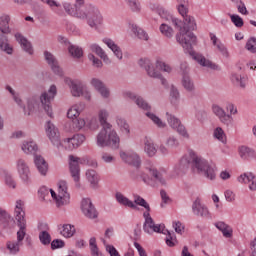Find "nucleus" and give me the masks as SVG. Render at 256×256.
Returning a JSON list of instances; mask_svg holds the SVG:
<instances>
[{"instance_id":"052dcab7","label":"nucleus","mask_w":256,"mask_h":256,"mask_svg":"<svg viewBox=\"0 0 256 256\" xmlns=\"http://www.w3.org/2000/svg\"><path fill=\"white\" fill-rule=\"evenodd\" d=\"M160 33H162V35H164L165 37L171 38L173 37V28H171L167 24H161Z\"/></svg>"},{"instance_id":"412c9836","label":"nucleus","mask_w":256,"mask_h":256,"mask_svg":"<svg viewBox=\"0 0 256 256\" xmlns=\"http://www.w3.org/2000/svg\"><path fill=\"white\" fill-rule=\"evenodd\" d=\"M81 210L87 219H97V217H99V212H97L95 205H93V202H91V199L89 198H84L82 200Z\"/></svg>"},{"instance_id":"f03ea898","label":"nucleus","mask_w":256,"mask_h":256,"mask_svg":"<svg viewBox=\"0 0 256 256\" xmlns=\"http://www.w3.org/2000/svg\"><path fill=\"white\" fill-rule=\"evenodd\" d=\"M63 9L70 17H76L81 21H86L91 29H97L98 25H103V14L97 6L87 4L85 0H75L74 6L70 2L62 3Z\"/></svg>"},{"instance_id":"6ab92c4d","label":"nucleus","mask_w":256,"mask_h":256,"mask_svg":"<svg viewBox=\"0 0 256 256\" xmlns=\"http://www.w3.org/2000/svg\"><path fill=\"white\" fill-rule=\"evenodd\" d=\"M212 113H214V115L218 117L220 123L226 125V127H231V125H233V116L227 114L223 107L217 104L212 105Z\"/></svg>"},{"instance_id":"79ce46f5","label":"nucleus","mask_w":256,"mask_h":256,"mask_svg":"<svg viewBox=\"0 0 256 256\" xmlns=\"http://www.w3.org/2000/svg\"><path fill=\"white\" fill-rule=\"evenodd\" d=\"M182 87L187 93H195V82L187 74H184L182 77Z\"/></svg>"},{"instance_id":"13d9d810","label":"nucleus","mask_w":256,"mask_h":256,"mask_svg":"<svg viewBox=\"0 0 256 256\" xmlns=\"http://www.w3.org/2000/svg\"><path fill=\"white\" fill-rule=\"evenodd\" d=\"M39 241L42 245H51V234L47 231H41L39 233Z\"/></svg>"},{"instance_id":"3c124183","label":"nucleus","mask_w":256,"mask_h":256,"mask_svg":"<svg viewBox=\"0 0 256 256\" xmlns=\"http://www.w3.org/2000/svg\"><path fill=\"white\" fill-rule=\"evenodd\" d=\"M213 136L215 139L220 141V143H227V135H225V131H223V128L217 127L214 130Z\"/></svg>"},{"instance_id":"bf43d9fd","label":"nucleus","mask_w":256,"mask_h":256,"mask_svg":"<svg viewBox=\"0 0 256 256\" xmlns=\"http://www.w3.org/2000/svg\"><path fill=\"white\" fill-rule=\"evenodd\" d=\"M165 241L168 247H175V245H177V237H175L174 233H171L169 231H167Z\"/></svg>"},{"instance_id":"e433bc0d","label":"nucleus","mask_w":256,"mask_h":256,"mask_svg":"<svg viewBox=\"0 0 256 256\" xmlns=\"http://www.w3.org/2000/svg\"><path fill=\"white\" fill-rule=\"evenodd\" d=\"M239 157L244 161H249L250 159H256V152L252 148L247 146H240L238 149Z\"/></svg>"},{"instance_id":"6e6d98bb","label":"nucleus","mask_w":256,"mask_h":256,"mask_svg":"<svg viewBox=\"0 0 256 256\" xmlns=\"http://www.w3.org/2000/svg\"><path fill=\"white\" fill-rule=\"evenodd\" d=\"M231 81L234 85L245 88V78L237 73H232Z\"/></svg>"},{"instance_id":"0eeeda50","label":"nucleus","mask_w":256,"mask_h":256,"mask_svg":"<svg viewBox=\"0 0 256 256\" xmlns=\"http://www.w3.org/2000/svg\"><path fill=\"white\" fill-rule=\"evenodd\" d=\"M121 144V138L117 131L113 127H102L101 130L96 135V145L97 147L105 148L111 147V149H119Z\"/></svg>"},{"instance_id":"8fccbe9b","label":"nucleus","mask_w":256,"mask_h":256,"mask_svg":"<svg viewBox=\"0 0 256 256\" xmlns=\"http://www.w3.org/2000/svg\"><path fill=\"white\" fill-rule=\"evenodd\" d=\"M183 21L184 25H187V31H195L197 29V23L195 22V18L193 16H185Z\"/></svg>"},{"instance_id":"423d86ee","label":"nucleus","mask_w":256,"mask_h":256,"mask_svg":"<svg viewBox=\"0 0 256 256\" xmlns=\"http://www.w3.org/2000/svg\"><path fill=\"white\" fill-rule=\"evenodd\" d=\"M40 197L45 201L47 195H51L52 199L55 200L56 207H65L71 203V195L67 191V182L61 180L58 182V194L53 189H49L45 186L41 187L38 191Z\"/></svg>"},{"instance_id":"a211bd4d","label":"nucleus","mask_w":256,"mask_h":256,"mask_svg":"<svg viewBox=\"0 0 256 256\" xmlns=\"http://www.w3.org/2000/svg\"><path fill=\"white\" fill-rule=\"evenodd\" d=\"M192 213L196 215V217H202V219H213L209 208L203 204L199 198L192 204Z\"/></svg>"},{"instance_id":"2f4dec72","label":"nucleus","mask_w":256,"mask_h":256,"mask_svg":"<svg viewBox=\"0 0 256 256\" xmlns=\"http://www.w3.org/2000/svg\"><path fill=\"white\" fill-rule=\"evenodd\" d=\"M21 149L26 155H35L39 150L37 143L33 140H26L22 143Z\"/></svg>"},{"instance_id":"6e6552de","label":"nucleus","mask_w":256,"mask_h":256,"mask_svg":"<svg viewBox=\"0 0 256 256\" xmlns=\"http://www.w3.org/2000/svg\"><path fill=\"white\" fill-rule=\"evenodd\" d=\"M9 23H11V16L9 14H2L0 16V51L6 53V55H13L15 49L9 41V36H7L11 33Z\"/></svg>"},{"instance_id":"9d476101","label":"nucleus","mask_w":256,"mask_h":256,"mask_svg":"<svg viewBox=\"0 0 256 256\" xmlns=\"http://www.w3.org/2000/svg\"><path fill=\"white\" fill-rule=\"evenodd\" d=\"M195 172L198 173V175H201L204 177V179H207V181H216L217 179V165L213 162H209L202 157L195 158Z\"/></svg>"},{"instance_id":"680f3d73","label":"nucleus","mask_w":256,"mask_h":256,"mask_svg":"<svg viewBox=\"0 0 256 256\" xmlns=\"http://www.w3.org/2000/svg\"><path fill=\"white\" fill-rule=\"evenodd\" d=\"M166 146L169 147V149H177L179 147V139L175 136H170L166 139Z\"/></svg>"},{"instance_id":"c756f323","label":"nucleus","mask_w":256,"mask_h":256,"mask_svg":"<svg viewBox=\"0 0 256 256\" xmlns=\"http://www.w3.org/2000/svg\"><path fill=\"white\" fill-rule=\"evenodd\" d=\"M117 127L120 129V133L125 135V137H129L131 135V126L127 123V120L122 116H116L115 118Z\"/></svg>"},{"instance_id":"e2e57ef3","label":"nucleus","mask_w":256,"mask_h":256,"mask_svg":"<svg viewBox=\"0 0 256 256\" xmlns=\"http://www.w3.org/2000/svg\"><path fill=\"white\" fill-rule=\"evenodd\" d=\"M230 19L232 23L235 25V27H243L244 22L243 18L237 14H230Z\"/></svg>"},{"instance_id":"9b49d317","label":"nucleus","mask_w":256,"mask_h":256,"mask_svg":"<svg viewBox=\"0 0 256 256\" xmlns=\"http://www.w3.org/2000/svg\"><path fill=\"white\" fill-rule=\"evenodd\" d=\"M139 67L146 71V75L151 79H160L162 85H167V79L163 77V74L157 70V67L153 63V61L149 58H141L138 61Z\"/></svg>"},{"instance_id":"7ed1b4c3","label":"nucleus","mask_w":256,"mask_h":256,"mask_svg":"<svg viewBox=\"0 0 256 256\" xmlns=\"http://www.w3.org/2000/svg\"><path fill=\"white\" fill-rule=\"evenodd\" d=\"M14 216L19 230L17 231V240L6 242V251L9 255H17L23 246V239L27 235V219H25V201L18 199L15 202Z\"/></svg>"},{"instance_id":"f257e3e1","label":"nucleus","mask_w":256,"mask_h":256,"mask_svg":"<svg viewBox=\"0 0 256 256\" xmlns=\"http://www.w3.org/2000/svg\"><path fill=\"white\" fill-rule=\"evenodd\" d=\"M168 21H171L172 25H175V27H179V33L176 34V41L183 47L184 51H187L191 57L199 65L202 67H209V69H217V65L211 62L210 60H207L203 55L196 53L193 51V46L197 45V36L187 30V27H181L183 25V21L175 16H168Z\"/></svg>"},{"instance_id":"20e7f679","label":"nucleus","mask_w":256,"mask_h":256,"mask_svg":"<svg viewBox=\"0 0 256 256\" xmlns=\"http://www.w3.org/2000/svg\"><path fill=\"white\" fill-rule=\"evenodd\" d=\"M149 175L160 185H167V170L165 168L157 170L153 162H146L143 168L136 171L137 179H141L146 185L153 187L155 184Z\"/></svg>"},{"instance_id":"de8ad7c7","label":"nucleus","mask_w":256,"mask_h":256,"mask_svg":"<svg viewBox=\"0 0 256 256\" xmlns=\"http://www.w3.org/2000/svg\"><path fill=\"white\" fill-rule=\"evenodd\" d=\"M68 53H70L73 59H81V57H83V48L77 45H70L68 47Z\"/></svg>"},{"instance_id":"7c9ffc66","label":"nucleus","mask_w":256,"mask_h":256,"mask_svg":"<svg viewBox=\"0 0 256 256\" xmlns=\"http://www.w3.org/2000/svg\"><path fill=\"white\" fill-rule=\"evenodd\" d=\"M109 110H107V108H101L98 110L97 112V117H98V121L101 125V127H113V125L111 123H109Z\"/></svg>"},{"instance_id":"393cba45","label":"nucleus","mask_w":256,"mask_h":256,"mask_svg":"<svg viewBox=\"0 0 256 256\" xmlns=\"http://www.w3.org/2000/svg\"><path fill=\"white\" fill-rule=\"evenodd\" d=\"M44 57L48 65H50L53 73H55V75H58L59 77H63V70L61 69V67H59V62H57V58H55V56L49 51L44 52Z\"/></svg>"},{"instance_id":"a19ab883","label":"nucleus","mask_w":256,"mask_h":256,"mask_svg":"<svg viewBox=\"0 0 256 256\" xmlns=\"http://www.w3.org/2000/svg\"><path fill=\"white\" fill-rule=\"evenodd\" d=\"M90 51H92V53H96L98 57H101L104 63H111V60H109V56H107V54L105 53V50H103V48H101V46H99L98 44H91Z\"/></svg>"},{"instance_id":"603ef678","label":"nucleus","mask_w":256,"mask_h":256,"mask_svg":"<svg viewBox=\"0 0 256 256\" xmlns=\"http://www.w3.org/2000/svg\"><path fill=\"white\" fill-rule=\"evenodd\" d=\"M100 125H101V123L95 117H92L86 121V127L90 131H97V129H99Z\"/></svg>"},{"instance_id":"c9c22d12","label":"nucleus","mask_w":256,"mask_h":256,"mask_svg":"<svg viewBox=\"0 0 256 256\" xmlns=\"http://www.w3.org/2000/svg\"><path fill=\"white\" fill-rule=\"evenodd\" d=\"M84 110L85 104H75L68 110L67 117L68 119H72V121H74L75 119L79 118V116L81 115V113H83Z\"/></svg>"},{"instance_id":"ea45409f","label":"nucleus","mask_w":256,"mask_h":256,"mask_svg":"<svg viewBox=\"0 0 256 256\" xmlns=\"http://www.w3.org/2000/svg\"><path fill=\"white\" fill-rule=\"evenodd\" d=\"M129 27L138 39H141V41H149V34H147V32L142 28H139L137 24H129Z\"/></svg>"},{"instance_id":"473e14b6","label":"nucleus","mask_w":256,"mask_h":256,"mask_svg":"<svg viewBox=\"0 0 256 256\" xmlns=\"http://www.w3.org/2000/svg\"><path fill=\"white\" fill-rule=\"evenodd\" d=\"M102 41L105 45H107L109 49H111L117 59H123V52L121 51V48L115 43V41H113L111 38H104Z\"/></svg>"},{"instance_id":"69168bd1","label":"nucleus","mask_w":256,"mask_h":256,"mask_svg":"<svg viewBox=\"0 0 256 256\" xmlns=\"http://www.w3.org/2000/svg\"><path fill=\"white\" fill-rule=\"evenodd\" d=\"M128 7L133 13H141V2L139 0H133L132 3L128 4Z\"/></svg>"},{"instance_id":"58836bf2","label":"nucleus","mask_w":256,"mask_h":256,"mask_svg":"<svg viewBox=\"0 0 256 256\" xmlns=\"http://www.w3.org/2000/svg\"><path fill=\"white\" fill-rule=\"evenodd\" d=\"M86 179L90 183L92 189H97V186L99 185V174L97 171L88 169L86 171Z\"/></svg>"},{"instance_id":"4c0bfd02","label":"nucleus","mask_w":256,"mask_h":256,"mask_svg":"<svg viewBox=\"0 0 256 256\" xmlns=\"http://www.w3.org/2000/svg\"><path fill=\"white\" fill-rule=\"evenodd\" d=\"M115 199L119 205H123L124 207H129L130 209H137V205L129 198H127L123 193L121 192H116L115 194Z\"/></svg>"},{"instance_id":"864d4df0","label":"nucleus","mask_w":256,"mask_h":256,"mask_svg":"<svg viewBox=\"0 0 256 256\" xmlns=\"http://www.w3.org/2000/svg\"><path fill=\"white\" fill-rule=\"evenodd\" d=\"M72 127L74 131H81V129L87 127V121L83 118H76L72 120Z\"/></svg>"},{"instance_id":"aec40b11","label":"nucleus","mask_w":256,"mask_h":256,"mask_svg":"<svg viewBox=\"0 0 256 256\" xmlns=\"http://www.w3.org/2000/svg\"><path fill=\"white\" fill-rule=\"evenodd\" d=\"M27 106L23 103V99H21V104H17L18 107L23 109L24 115H33L39 109V98L37 96H30L26 100Z\"/></svg>"},{"instance_id":"c85d7f7f","label":"nucleus","mask_w":256,"mask_h":256,"mask_svg":"<svg viewBox=\"0 0 256 256\" xmlns=\"http://www.w3.org/2000/svg\"><path fill=\"white\" fill-rule=\"evenodd\" d=\"M239 183L249 184L250 191H256V177L251 172H246L238 177Z\"/></svg>"},{"instance_id":"09e8293b","label":"nucleus","mask_w":256,"mask_h":256,"mask_svg":"<svg viewBox=\"0 0 256 256\" xmlns=\"http://www.w3.org/2000/svg\"><path fill=\"white\" fill-rule=\"evenodd\" d=\"M181 99V94L179 93V89L175 86H171L170 88V101L172 105H179V101Z\"/></svg>"},{"instance_id":"4468645a","label":"nucleus","mask_w":256,"mask_h":256,"mask_svg":"<svg viewBox=\"0 0 256 256\" xmlns=\"http://www.w3.org/2000/svg\"><path fill=\"white\" fill-rule=\"evenodd\" d=\"M57 95V86L51 85L48 91L43 92L40 96V102L46 111L48 117H53V108L51 107V102L55 99Z\"/></svg>"},{"instance_id":"f8f14e48","label":"nucleus","mask_w":256,"mask_h":256,"mask_svg":"<svg viewBox=\"0 0 256 256\" xmlns=\"http://www.w3.org/2000/svg\"><path fill=\"white\" fill-rule=\"evenodd\" d=\"M195 159H199V156L192 149L188 150V153L183 155L179 162L174 166V171L177 175L185 173L189 169V165L192 163V169L195 171Z\"/></svg>"},{"instance_id":"4d7b16f0","label":"nucleus","mask_w":256,"mask_h":256,"mask_svg":"<svg viewBox=\"0 0 256 256\" xmlns=\"http://www.w3.org/2000/svg\"><path fill=\"white\" fill-rule=\"evenodd\" d=\"M156 67H158L159 70L163 71L164 73H172V71H173V68L171 67V65L165 63L161 59L156 60Z\"/></svg>"},{"instance_id":"1a4fd4ad","label":"nucleus","mask_w":256,"mask_h":256,"mask_svg":"<svg viewBox=\"0 0 256 256\" xmlns=\"http://www.w3.org/2000/svg\"><path fill=\"white\" fill-rule=\"evenodd\" d=\"M79 165H87L88 167H92L93 169H97L99 164L97 160L89 159L87 157H76L73 155L69 156V169L71 173L72 179H74L75 183H79V179L81 177V168Z\"/></svg>"},{"instance_id":"0e129e2a","label":"nucleus","mask_w":256,"mask_h":256,"mask_svg":"<svg viewBox=\"0 0 256 256\" xmlns=\"http://www.w3.org/2000/svg\"><path fill=\"white\" fill-rule=\"evenodd\" d=\"M98 93L102 99H109L111 97V90L105 84L98 90Z\"/></svg>"},{"instance_id":"f3484780","label":"nucleus","mask_w":256,"mask_h":256,"mask_svg":"<svg viewBox=\"0 0 256 256\" xmlns=\"http://www.w3.org/2000/svg\"><path fill=\"white\" fill-rule=\"evenodd\" d=\"M46 135L51 141L52 145L54 147H57V149H61V145L63 144V141H61L60 135H59V129L55 126L54 123L51 121H48L46 123Z\"/></svg>"},{"instance_id":"49530a36","label":"nucleus","mask_w":256,"mask_h":256,"mask_svg":"<svg viewBox=\"0 0 256 256\" xmlns=\"http://www.w3.org/2000/svg\"><path fill=\"white\" fill-rule=\"evenodd\" d=\"M146 117H148V119H151L154 125H156L159 129H165V127H167V123L163 122L161 118H159L152 112H146Z\"/></svg>"},{"instance_id":"dca6fc26","label":"nucleus","mask_w":256,"mask_h":256,"mask_svg":"<svg viewBox=\"0 0 256 256\" xmlns=\"http://www.w3.org/2000/svg\"><path fill=\"white\" fill-rule=\"evenodd\" d=\"M85 135L75 134L72 138H65L62 140L61 149H66L67 151H73L85 143Z\"/></svg>"},{"instance_id":"37998d69","label":"nucleus","mask_w":256,"mask_h":256,"mask_svg":"<svg viewBox=\"0 0 256 256\" xmlns=\"http://www.w3.org/2000/svg\"><path fill=\"white\" fill-rule=\"evenodd\" d=\"M144 151L148 155V157H155V154L157 153V148L155 147L153 140L145 138Z\"/></svg>"},{"instance_id":"bb28decb","label":"nucleus","mask_w":256,"mask_h":256,"mask_svg":"<svg viewBox=\"0 0 256 256\" xmlns=\"http://www.w3.org/2000/svg\"><path fill=\"white\" fill-rule=\"evenodd\" d=\"M14 37L17 43H19V45L23 49V51H25V53H28V55H33V45H31V42H29V40H27L25 36H23V34L17 32L14 34Z\"/></svg>"},{"instance_id":"c03bdc74","label":"nucleus","mask_w":256,"mask_h":256,"mask_svg":"<svg viewBox=\"0 0 256 256\" xmlns=\"http://www.w3.org/2000/svg\"><path fill=\"white\" fill-rule=\"evenodd\" d=\"M42 3H46L47 6L50 7V9L56 13V15H63V9H61V3L55 1V0H40Z\"/></svg>"},{"instance_id":"cd10ccee","label":"nucleus","mask_w":256,"mask_h":256,"mask_svg":"<svg viewBox=\"0 0 256 256\" xmlns=\"http://www.w3.org/2000/svg\"><path fill=\"white\" fill-rule=\"evenodd\" d=\"M210 39L214 47H216L217 52L220 53L224 59H229V50L225 44H223V42H221V40H219V38H217V36L213 33L210 34Z\"/></svg>"},{"instance_id":"5fc2aeb1","label":"nucleus","mask_w":256,"mask_h":256,"mask_svg":"<svg viewBox=\"0 0 256 256\" xmlns=\"http://www.w3.org/2000/svg\"><path fill=\"white\" fill-rule=\"evenodd\" d=\"M89 245L92 256H103V254L99 252V247H97V239H95V237L90 238Z\"/></svg>"},{"instance_id":"ddd939ff","label":"nucleus","mask_w":256,"mask_h":256,"mask_svg":"<svg viewBox=\"0 0 256 256\" xmlns=\"http://www.w3.org/2000/svg\"><path fill=\"white\" fill-rule=\"evenodd\" d=\"M166 121L169 127H171V129H174V131H176L178 135H180L184 139H191V135L187 131V128L185 127V125H183L181 120L177 118L175 115L166 112Z\"/></svg>"},{"instance_id":"b1692460","label":"nucleus","mask_w":256,"mask_h":256,"mask_svg":"<svg viewBox=\"0 0 256 256\" xmlns=\"http://www.w3.org/2000/svg\"><path fill=\"white\" fill-rule=\"evenodd\" d=\"M120 157L128 165H133V167L137 168L141 167V157L135 152H121Z\"/></svg>"},{"instance_id":"338daca9","label":"nucleus","mask_w":256,"mask_h":256,"mask_svg":"<svg viewBox=\"0 0 256 256\" xmlns=\"http://www.w3.org/2000/svg\"><path fill=\"white\" fill-rule=\"evenodd\" d=\"M6 91H9L17 105H21V96H19V93L15 92L11 86H6Z\"/></svg>"},{"instance_id":"4be33fe9","label":"nucleus","mask_w":256,"mask_h":256,"mask_svg":"<svg viewBox=\"0 0 256 256\" xmlns=\"http://www.w3.org/2000/svg\"><path fill=\"white\" fill-rule=\"evenodd\" d=\"M64 81L69 87L72 97H81V93L83 89H85V86L83 85V82L81 80L65 78Z\"/></svg>"},{"instance_id":"a18cd8bd","label":"nucleus","mask_w":256,"mask_h":256,"mask_svg":"<svg viewBox=\"0 0 256 256\" xmlns=\"http://www.w3.org/2000/svg\"><path fill=\"white\" fill-rule=\"evenodd\" d=\"M11 221H13V218L7 211L0 209V225L3 227V229H7L9 225H11Z\"/></svg>"},{"instance_id":"a878e982","label":"nucleus","mask_w":256,"mask_h":256,"mask_svg":"<svg viewBox=\"0 0 256 256\" xmlns=\"http://www.w3.org/2000/svg\"><path fill=\"white\" fill-rule=\"evenodd\" d=\"M34 165H35L38 173L40 175H42V177L47 176V173L49 172V164L47 163L45 158H43V156L35 155L34 156Z\"/></svg>"},{"instance_id":"72a5a7b5","label":"nucleus","mask_w":256,"mask_h":256,"mask_svg":"<svg viewBox=\"0 0 256 256\" xmlns=\"http://www.w3.org/2000/svg\"><path fill=\"white\" fill-rule=\"evenodd\" d=\"M58 231L62 237H65V239H71V237H73V235L76 233L75 226L71 224L59 225Z\"/></svg>"},{"instance_id":"774afa93","label":"nucleus","mask_w":256,"mask_h":256,"mask_svg":"<svg viewBox=\"0 0 256 256\" xmlns=\"http://www.w3.org/2000/svg\"><path fill=\"white\" fill-rule=\"evenodd\" d=\"M246 49L247 51H250V53H256V39L251 38L246 43Z\"/></svg>"},{"instance_id":"2eb2a0df","label":"nucleus","mask_w":256,"mask_h":256,"mask_svg":"<svg viewBox=\"0 0 256 256\" xmlns=\"http://www.w3.org/2000/svg\"><path fill=\"white\" fill-rule=\"evenodd\" d=\"M17 173L24 185H30L31 183V168L25 159L20 158L16 162Z\"/></svg>"},{"instance_id":"f704fd0d","label":"nucleus","mask_w":256,"mask_h":256,"mask_svg":"<svg viewBox=\"0 0 256 256\" xmlns=\"http://www.w3.org/2000/svg\"><path fill=\"white\" fill-rule=\"evenodd\" d=\"M214 225L218 231H221L223 237L226 239H231V237H233V228H231L227 223L218 221Z\"/></svg>"},{"instance_id":"5701e85b","label":"nucleus","mask_w":256,"mask_h":256,"mask_svg":"<svg viewBox=\"0 0 256 256\" xmlns=\"http://www.w3.org/2000/svg\"><path fill=\"white\" fill-rule=\"evenodd\" d=\"M123 98L124 99H130L131 101H134V103L139 107V109H143L144 111H150L151 106L143 97L137 96V94L131 92V91H125L123 92Z\"/></svg>"},{"instance_id":"39448f33","label":"nucleus","mask_w":256,"mask_h":256,"mask_svg":"<svg viewBox=\"0 0 256 256\" xmlns=\"http://www.w3.org/2000/svg\"><path fill=\"white\" fill-rule=\"evenodd\" d=\"M134 203L140 207H144L146 210L143 213L144 224L143 231L148 235H153V233H164L165 234V225L155 224L153 218L151 217V206L147 203V200L139 195H134Z\"/></svg>"}]
</instances>
